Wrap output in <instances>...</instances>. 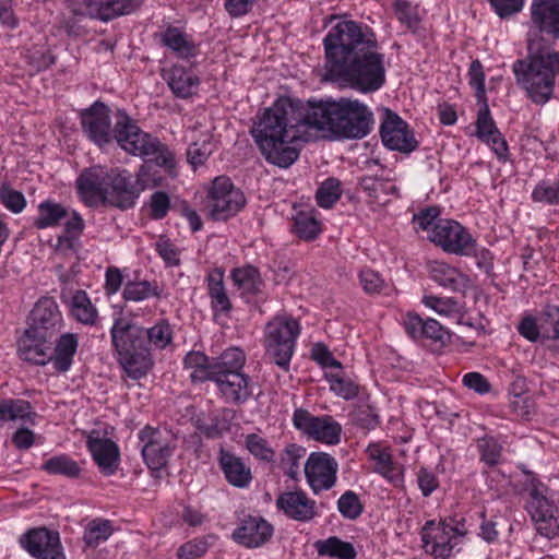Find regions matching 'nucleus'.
<instances>
[{
  "label": "nucleus",
  "mask_w": 559,
  "mask_h": 559,
  "mask_svg": "<svg viewBox=\"0 0 559 559\" xmlns=\"http://www.w3.org/2000/svg\"><path fill=\"white\" fill-rule=\"evenodd\" d=\"M160 43L180 59H189L198 52L193 39L176 26H168L160 34Z\"/></svg>",
  "instance_id": "29"
},
{
  "label": "nucleus",
  "mask_w": 559,
  "mask_h": 559,
  "mask_svg": "<svg viewBox=\"0 0 559 559\" xmlns=\"http://www.w3.org/2000/svg\"><path fill=\"white\" fill-rule=\"evenodd\" d=\"M142 457L150 469L160 471L176 449V438L170 430L146 425L139 433Z\"/></svg>",
  "instance_id": "9"
},
{
  "label": "nucleus",
  "mask_w": 559,
  "mask_h": 559,
  "mask_svg": "<svg viewBox=\"0 0 559 559\" xmlns=\"http://www.w3.org/2000/svg\"><path fill=\"white\" fill-rule=\"evenodd\" d=\"M251 134L264 159L278 168H289L300 155V120L277 99L254 122Z\"/></svg>",
  "instance_id": "4"
},
{
  "label": "nucleus",
  "mask_w": 559,
  "mask_h": 559,
  "mask_svg": "<svg viewBox=\"0 0 559 559\" xmlns=\"http://www.w3.org/2000/svg\"><path fill=\"white\" fill-rule=\"evenodd\" d=\"M28 329L53 336L58 331L62 318L58 305L51 298L38 300L31 312Z\"/></svg>",
  "instance_id": "27"
},
{
  "label": "nucleus",
  "mask_w": 559,
  "mask_h": 559,
  "mask_svg": "<svg viewBox=\"0 0 559 559\" xmlns=\"http://www.w3.org/2000/svg\"><path fill=\"white\" fill-rule=\"evenodd\" d=\"M420 537L425 551L436 559H448L459 545L456 534L448 526V520L427 521L420 530Z\"/></svg>",
  "instance_id": "15"
},
{
  "label": "nucleus",
  "mask_w": 559,
  "mask_h": 559,
  "mask_svg": "<svg viewBox=\"0 0 559 559\" xmlns=\"http://www.w3.org/2000/svg\"><path fill=\"white\" fill-rule=\"evenodd\" d=\"M150 207L152 218L163 219L170 209V199L168 194L164 191L154 192L150 199Z\"/></svg>",
  "instance_id": "61"
},
{
  "label": "nucleus",
  "mask_w": 559,
  "mask_h": 559,
  "mask_svg": "<svg viewBox=\"0 0 559 559\" xmlns=\"http://www.w3.org/2000/svg\"><path fill=\"white\" fill-rule=\"evenodd\" d=\"M311 357L323 368L342 369L341 361L336 360L330 349L322 343H317L311 350Z\"/></svg>",
  "instance_id": "63"
},
{
  "label": "nucleus",
  "mask_w": 559,
  "mask_h": 559,
  "mask_svg": "<svg viewBox=\"0 0 559 559\" xmlns=\"http://www.w3.org/2000/svg\"><path fill=\"white\" fill-rule=\"evenodd\" d=\"M518 84L536 104L547 103L559 74V51L544 37L531 35L527 39V57L513 63Z\"/></svg>",
  "instance_id": "5"
},
{
  "label": "nucleus",
  "mask_w": 559,
  "mask_h": 559,
  "mask_svg": "<svg viewBox=\"0 0 559 559\" xmlns=\"http://www.w3.org/2000/svg\"><path fill=\"white\" fill-rule=\"evenodd\" d=\"M294 427L309 438L326 444H337L341 440L342 426L332 416H313L304 408L295 409Z\"/></svg>",
  "instance_id": "14"
},
{
  "label": "nucleus",
  "mask_w": 559,
  "mask_h": 559,
  "mask_svg": "<svg viewBox=\"0 0 559 559\" xmlns=\"http://www.w3.org/2000/svg\"><path fill=\"white\" fill-rule=\"evenodd\" d=\"M207 543L203 539H193L179 547L177 556L179 559H195L207 551Z\"/></svg>",
  "instance_id": "64"
},
{
  "label": "nucleus",
  "mask_w": 559,
  "mask_h": 559,
  "mask_svg": "<svg viewBox=\"0 0 559 559\" xmlns=\"http://www.w3.org/2000/svg\"><path fill=\"white\" fill-rule=\"evenodd\" d=\"M337 469L336 460L325 452H312L305 463V475L314 493L335 485Z\"/></svg>",
  "instance_id": "18"
},
{
  "label": "nucleus",
  "mask_w": 559,
  "mask_h": 559,
  "mask_svg": "<svg viewBox=\"0 0 559 559\" xmlns=\"http://www.w3.org/2000/svg\"><path fill=\"white\" fill-rule=\"evenodd\" d=\"M481 107L477 114L476 135L486 144L490 145L499 158H503L508 153V144L501 132L498 130L489 110L487 100L480 102Z\"/></svg>",
  "instance_id": "25"
},
{
  "label": "nucleus",
  "mask_w": 559,
  "mask_h": 559,
  "mask_svg": "<svg viewBox=\"0 0 559 559\" xmlns=\"http://www.w3.org/2000/svg\"><path fill=\"white\" fill-rule=\"evenodd\" d=\"M530 500L526 504L536 531L547 538L559 535V512L558 509L534 486L530 491Z\"/></svg>",
  "instance_id": "17"
},
{
  "label": "nucleus",
  "mask_w": 559,
  "mask_h": 559,
  "mask_svg": "<svg viewBox=\"0 0 559 559\" xmlns=\"http://www.w3.org/2000/svg\"><path fill=\"white\" fill-rule=\"evenodd\" d=\"M86 445L99 471L105 476L116 473L119 466V448L108 438L90 436Z\"/></svg>",
  "instance_id": "26"
},
{
  "label": "nucleus",
  "mask_w": 559,
  "mask_h": 559,
  "mask_svg": "<svg viewBox=\"0 0 559 559\" xmlns=\"http://www.w3.org/2000/svg\"><path fill=\"white\" fill-rule=\"evenodd\" d=\"M326 379L330 383V390L337 396L352 400L358 395V384L346 378L342 369H338L337 372L328 373Z\"/></svg>",
  "instance_id": "48"
},
{
  "label": "nucleus",
  "mask_w": 559,
  "mask_h": 559,
  "mask_svg": "<svg viewBox=\"0 0 559 559\" xmlns=\"http://www.w3.org/2000/svg\"><path fill=\"white\" fill-rule=\"evenodd\" d=\"M424 304L433 309L437 313L445 317H456L462 312L460 302L451 297L441 298L436 296H426Z\"/></svg>",
  "instance_id": "55"
},
{
  "label": "nucleus",
  "mask_w": 559,
  "mask_h": 559,
  "mask_svg": "<svg viewBox=\"0 0 559 559\" xmlns=\"http://www.w3.org/2000/svg\"><path fill=\"white\" fill-rule=\"evenodd\" d=\"M243 192L225 176L216 177L207 193L209 214L213 221H226L246 205Z\"/></svg>",
  "instance_id": "10"
},
{
  "label": "nucleus",
  "mask_w": 559,
  "mask_h": 559,
  "mask_svg": "<svg viewBox=\"0 0 559 559\" xmlns=\"http://www.w3.org/2000/svg\"><path fill=\"white\" fill-rule=\"evenodd\" d=\"M183 362L186 368L192 369L190 378L193 382L212 381V364L203 353L190 352L186 355Z\"/></svg>",
  "instance_id": "45"
},
{
  "label": "nucleus",
  "mask_w": 559,
  "mask_h": 559,
  "mask_svg": "<svg viewBox=\"0 0 559 559\" xmlns=\"http://www.w3.org/2000/svg\"><path fill=\"white\" fill-rule=\"evenodd\" d=\"M305 455V448L295 443L287 444L280 455L278 467L289 478L295 479L299 473L301 460Z\"/></svg>",
  "instance_id": "44"
},
{
  "label": "nucleus",
  "mask_w": 559,
  "mask_h": 559,
  "mask_svg": "<svg viewBox=\"0 0 559 559\" xmlns=\"http://www.w3.org/2000/svg\"><path fill=\"white\" fill-rule=\"evenodd\" d=\"M278 99L285 108H290L294 117L300 120L302 132L305 129H314L335 139L340 99L309 100L307 104L290 97Z\"/></svg>",
  "instance_id": "8"
},
{
  "label": "nucleus",
  "mask_w": 559,
  "mask_h": 559,
  "mask_svg": "<svg viewBox=\"0 0 559 559\" xmlns=\"http://www.w3.org/2000/svg\"><path fill=\"white\" fill-rule=\"evenodd\" d=\"M359 281L362 289L368 294L380 293L384 286L381 275L371 269H364L359 273Z\"/></svg>",
  "instance_id": "60"
},
{
  "label": "nucleus",
  "mask_w": 559,
  "mask_h": 559,
  "mask_svg": "<svg viewBox=\"0 0 559 559\" xmlns=\"http://www.w3.org/2000/svg\"><path fill=\"white\" fill-rule=\"evenodd\" d=\"M35 413L25 400H4L0 402V424L9 420L33 421Z\"/></svg>",
  "instance_id": "41"
},
{
  "label": "nucleus",
  "mask_w": 559,
  "mask_h": 559,
  "mask_svg": "<svg viewBox=\"0 0 559 559\" xmlns=\"http://www.w3.org/2000/svg\"><path fill=\"white\" fill-rule=\"evenodd\" d=\"M275 504L278 511L297 522L309 523L319 515L317 502L302 490L282 492Z\"/></svg>",
  "instance_id": "21"
},
{
  "label": "nucleus",
  "mask_w": 559,
  "mask_h": 559,
  "mask_svg": "<svg viewBox=\"0 0 559 559\" xmlns=\"http://www.w3.org/2000/svg\"><path fill=\"white\" fill-rule=\"evenodd\" d=\"M207 290L215 314H226L231 310V302L224 286V271L222 269H214L209 273Z\"/></svg>",
  "instance_id": "32"
},
{
  "label": "nucleus",
  "mask_w": 559,
  "mask_h": 559,
  "mask_svg": "<svg viewBox=\"0 0 559 559\" xmlns=\"http://www.w3.org/2000/svg\"><path fill=\"white\" fill-rule=\"evenodd\" d=\"M162 288L156 281L134 280L128 281L122 290L126 301L140 302L150 298H160Z\"/></svg>",
  "instance_id": "35"
},
{
  "label": "nucleus",
  "mask_w": 559,
  "mask_h": 559,
  "mask_svg": "<svg viewBox=\"0 0 559 559\" xmlns=\"http://www.w3.org/2000/svg\"><path fill=\"white\" fill-rule=\"evenodd\" d=\"M293 233L305 241L316 239L321 233V223L314 209L297 210L293 216Z\"/></svg>",
  "instance_id": "33"
},
{
  "label": "nucleus",
  "mask_w": 559,
  "mask_h": 559,
  "mask_svg": "<svg viewBox=\"0 0 559 559\" xmlns=\"http://www.w3.org/2000/svg\"><path fill=\"white\" fill-rule=\"evenodd\" d=\"M41 469L50 475H62L68 478H78L81 475L79 464L66 454L55 455L48 459Z\"/></svg>",
  "instance_id": "43"
},
{
  "label": "nucleus",
  "mask_w": 559,
  "mask_h": 559,
  "mask_svg": "<svg viewBox=\"0 0 559 559\" xmlns=\"http://www.w3.org/2000/svg\"><path fill=\"white\" fill-rule=\"evenodd\" d=\"M246 362L243 352L237 347L227 348L221 356L212 362V378H216V373L242 372Z\"/></svg>",
  "instance_id": "39"
},
{
  "label": "nucleus",
  "mask_w": 559,
  "mask_h": 559,
  "mask_svg": "<svg viewBox=\"0 0 559 559\" xmlns=\"http://www.w3.org/2000/svg\"><path fill=\"white\" fill-rule=\"evenodd\" d=\"M71 312L78 321L84 324H94L97 318V310L84 290L74 293L71 301Z\"/></svg>",
  "instance_id": "46"
},
{
  "label": "nucleus",
  "mask_w": 559,
  "mask_h": 559,
  "mask_svg": "<svg viewBox=\"0 0 559 559\" xmlns=\"http://www.w3.org/2000/svg\"><path fill=\"white\" fill-rule=\"evenodd\" d=\"M51 336L26 329L19 341V355L21 359L44 366L51 359Z\"/></svg>",
  "instance_id": "23"
},
{
  "label": "nucleus",
  "mask_w": 559,
  "mask_h": 559,
  "mask_svg": "<svg viewBox=\"0 0 559 559\" xmlns=\"http://www.w3.org/2000/svg\"><path fill=\"white\" fill-rule=\"evenodd\" d=\"M373 114L357 99L340 98L335 139H362L371 131Z\"/></svg>",
  "instance_id": "12"
},
{
  "label": "nucleus",
  "mask_w": 559,
  "mask_h": 559,
  "mask_svg": "<svg viewBox=\"0 0 559 559\" xmlns=\"http://www.w3.org/2000/svg\"><path fill=\"white\" fill-rule=\"evenodd\" d=\"M477 448L480 461L488 466H495L500 463L502 445L493 437H484L478 439Z\"/></svg>",
  "instance_id": "53"
},
{
  "label": "nucleus",
  "mask_w": 559,
  "mask_h": 559,
  "mask_svg": "<svg viewBox=\"0 0 559 559\" xmlns=\"http://www.w3.org/2000/svg\"><path fill=\"white\" fill-rule=\"evenodd\" d=\"M431 278L439 285L453 292H463L467 288L469 280L457 269L436 261L430 266Z\"/></svg>",
  "instance_id": "31"
},
{
  "label": "nucleus",
  "mask_w": 559,
  "mask_h": 559,
  "mask_svg": "<svg viewBox=\"0 0 559 559\" xmlns=\"http://www.w3.org/2000/svg\"><path fill=\"white\" fill-rule=\"evenodd\" d=\"M112 525L109 520L95 519L91 521L84 531L83 539L86 546L95 548L107 540L112 534Z\"/></svg>",
  "instance_id": "47"
},
{
  "label": "nucleus",
  "mask_w": 559,
  "mask_h": 559,
  "mask_svg": "<svg viewBox=\"0 0 559 559\" xmlns=\"http://www.w3.org/2000/svg\"><path fill=\"white\" fill-rule=\"evenodd\" d=\"M68 211L64 206L51 200H46L38 205V215L34 221V226L38 229H45L59 225L60 221L67 217Z\"/></svg>",
  "instance_id": "40"
},
{
  "label": "nucleus",
  "mask_w": 559,
  "mask_h": 559,
  "mask_svg": "<svg viewBox=\"0 0 559 559\" xmlns=\"http://www.w3.org/2000/svg\"><path fill=\"white\" fill-rule=\"evenodd\" d=\"M21 546L37 559H66L58 532L46 527L32 528L20 538Z\"/></svg>",
  "instance_id": "19"
},
{
  "label": "nucleus",
  "mask_w": 559,
  "mask_h": 559,
  "mask_svg": "<svg viewBox=\"0 0 559 559\" xmlns=\"http://www.w3.org/2000/svg\"><path fill=\"white\" fill-rule=\"evenodd\" d=\"M353 423L361 429L371 430L378 426L379 417L371 406H365L353 414Z\"/></svg>",
  "instance_id": "62"
},
{
  "label": "nucleus",
  "mask_w": 559,
  "mask_h": 559,
  "mask_svg": "<svg viewBox=\"0 0 559 559\" xmlns=\"http://www.w3.org/2000/svg\"><path fill=\"white\" fill-rule=\"evenodd\" d=\"M359 186L378 203L389 202L390 194H396L397 188L389 179L379 175H366L359 179Z\"/></svg>",
  "instance_id": "36"
},
{
  "label": "nucleus",
  "mask_w": 559,
  "mask_h": 559,
  "mask_svg": "<svg viewBox=\"0 0 559 559\" xmlns=\"http://www.w3.org/2000/svg\"><path fill=\"white\" fill-rule=\"evenodd\" d=\"M212 381L216 383L217 389L228 404L240 405L246 403L253 395V383L249 376L243 372L216 373Z\"/></svg>",
  "instance_id": "22"
},
{
  "label": "nucleus",
  "mask_w": 559,
  "mask_h": 559,
  "mask_svg": "<svg viewBox=\"0 0 559 559\" xmlns=\"http://www.w3.org/2000/svg\"><path fill=\"white\" fill-rule=\"evenodd\" d=\"M75 183L87 206L105 205L127 211L135 206L143 191L160 186L162 177L147 164H142L135 175L124 168L94 166L83 170Z\"/></svg>",
  "instance_id": "3"
},
{
  "label": "nucleus",
  "mask_w": 559,
  "mask_h": 559,
  "mask_svg": "<svg viewBox=\"0 0 559 559\" xmlns=\"http://www.w3.org/2000/svg\"><path fill=\"white\" fill-rule=\"evenodd\" d=\"M337 509L345 519L356 520L361 515L364 506L356 492L347 490L337 500Z\"/></svg>",
  "instance_id": "56"
},
{
  "label": "nucleus",
  "mask_w": 559,
  "mask_h": 559,
  "mask_svg": "<svg viewBox=\"0 0 559 559\" xmlns=\"http://www.w3.org/2000/svg\"><path fill=\"white\" fill-rule=\"evenodd\" d=\"M341 182L336 178H328L321 183L316 192V200L320 207L330 209L341 198Z\"/></svg>",
  "instance_id": "50"
},
{
  "label": "nucleus",
  "mask_w": 559,
  "mask_h": 559,
  "mask_svg": "<svg viewBox=\"0 0 559 559\" xmlns=\"http://www.w3.org/2000/svg\"><path fill=\"white\" fill-rule=\"evenodd\" d=\"M110 335L119 362L127 374L134 380L144 377L153 367L144 328L128 318L120 317L115 320Z\"/></svg>",
  "instance_id": "6"
},
{
  "label": "nucleus",
  "mask_w": 559,
  "mask_h": 559,
  "mask_svg": "<svg viewBox=\"0 0 559 559\" xmlns=\"http://www.w3.org/2000/svg\"><path fill=\"white\" fill-rule=\"evenodd\" d=\"M532 200L548 205L559 204V182L542 180L532 191Z\"/></svg>",
  "instance_id": "54"
},
{
  "label": "nucleus",
  "mask_w": 559,
  "mask_h": 559,
  "mask_svg": "<svg viewBox=\"0 0 559 559\" xmlns=\"http://www.w3.org/2000/svg\"><path fill=\"white\" fill-rule=\"evenodd\" d=\"M109 112L108 106L102 102H95L81 112L82 130L93 143L104 146L115 139L126 152L156 164L170 176L176 175L175 155L165 143L142 131L126 112L120 110L111 129Z\"/></svg>",
  "instance_id": "2"
},
{
  "label": "nucleus",
  "mask_w": 559,
  "mask_h": 559,
  "mask_svg": "<svg viewBox=\"0 0 559 559\" xmlns=\"http://www.w3.org/2000/svg\"><path fill=\"white\" fill-rule=\"evenodd\" d=\"M370 460L374 461V472L382 475L392 483L400 479L397 467L393 463V457L388 449L378 444H371L367 448Z\"/></svg>",
  "instance_id": "38"
},
{
  "label": "nucleus",
  "mask_w": 559,
  "mask_h": 559,
  "mask_svg": "<svg viewBox=\"0 0 559 559\" xmlns=\"http://www.w3.org/2000/svg\"><path fill=\"white\" fill-rule=\"evenodd\" d=\"M164 79L174 95L182 99L194 95L200 85V79L181 66H173L165 72Z\"/></svg>",
  "instance_id": "28"
},
{
  "label": "nucleus",
  "mask_w": 559,
  "mask_h": 559,
  "mask_svg": "<svg viewBox=\"0 0 559 559\" xmlns=\"http://www.w3.org/2000/svg\"><path fill=\"white\" fill-rule=\"evenodd\" d=\"M144 334L150 352L164 349L173 340V331L166 321H159L150 329L144 328Z\"/></svg>",
  "instance_id": "49"
},
{
  "label": "nucleus",
  "mask_w": 559,
  "mask_h": 559,
  "mask_svg": "<svg viewBox=\"0 0 559 559\" xmlns=\"http://www.w3.org/2000/svg\"><path fill=\"white\" fill-rule=\"evenodd\" d=\"M247 450L255 459L271 463L275 460V451L270 445L269 441L257 433H249L245 438Z\"/></svg>",
  "instance_id": "51"
},
{
  "label": "nucleus",
  "mask_w": 559,
  "mask_h": 559,
  "mask_svg": "<svg viewBox=\"0 0 559 559\" xmlns=\"http://www.w3.org/2000/svg\"><path fill=\"white\" fill-rule=\"evenodd\" d=\"M393 7L400 23L405 25L413 33H416L420 26L417 5H413L407 0H395Z\"/></svg>",
  "instance_id": "52"
},
{
  "label": "nucleus",
  "mask_w": 559,
  "mask_h": 559,
  "mask_svg": "<svg viewBox=\"0 0 559 559\" xmlns=\"http://www.w3.org/2000/svg\"><path fill=\"white\" fill-rule=\"evenodd\" d=\"M428 239L444 252L469 257L475 253L476 240L469 231L456 221L440 218L433 225Z\"/></svg>",
  "instance_id": "11"
},
{
  "label": "nucleus",
  "mask_w": 559,
  "mask_h": 559,
  "mask_svg": "<svg viewBox=\"0 0 559 559\" xmlns=\"http://www.w3.org/2000/svg\"><path fill=\"white\" fill-rule=\"evenodd\" d=\"M76 348L78 337L75 334L66 333L59 337L55 348V356H51L50 359L57 371L66 372L70 369Z\"/></svg>",
  "instance_id": "37"
},
{
  "label": "nucleus",
  "mask_w": 559,
  "mask_h": 559,
  "mask_svg": "<svg viewBox=\"0 0 559 559\" xmlns=\"http://www.w3.org/2000/svg\"><path fill=\"white\" fill-rule=\"evenodd\" d=\"M273 531V526L264 519L249 516L234 531L233 538L247 548H257L271 539Z\"/></svg>",
  "instance_id": "24"
},
{
  "label": "nucleus",
  "mask_w": 559,
  "mask_h": 559,
  "mask_svg": "<svg viewBox=\"0 0 559 559\" xmlns=\"http://www.w3.org/2000/svg\"><path fill=\"white\" fill-rule=\"evenodd\" d=\"M469 84L476 90V98L477 102H485L486 99V91H485V74L483 70V64L479 60H474L471 63L468 70Z\"/></svg>",
  "instance_id": "59"
},
{
  "label": "nucleus",
  "mask_w": 559,
  "mask_h": 559,
  "mask_svg": "<svg viewBox=\"0 0 559 559\" xmlns=\"http://www.w3.org/2000/svg\"><path fill=\"white\" fill-rule=\"evenodd\" d=\"M531 21L535 31L531 35H547L554 40L559 39V0H532Z\"/></svg>",
  "instance_id": "20"
},
{
  "label": "nucleus",
  "mask_w": 559,
  "mask_h": 559,
  "mask_svg": "<svg viewBox=\"0 0 559 559\" xmlns=\"http://www.w3.org/2000/svg\"><path fill=\"white\" fill-rule=\"evenodd\" d=\"M313 547L319 556L335 559H355L357 556L354 545L349 542L342 540L337 536L319 539L314 542Z\"/></svg>",
  "instance_id": "34"
},
{
  "label": "nucleus",
  "mask_w": 559,
  "mask_h": 559,
  "mask_svg": "<svg viewBox=\"0 0 559 559\" xmlns=\"http://www.w3.org/2000/svg\"><path fill=\"white\" fill-rule=\"evenodd\" d=\"M300 330L298 320L287 314H277L265 325L266 355L285 371L289 369Z\"/></svg>",
  "instance_id": "7"
},
{
  "label": "nucleus",
  "mask_w": 559,
  "mask_h": 559,
  "mask_svg": "<svg viewBox=\"0 0 559 559\" xmlns=\"http://www.w3.org/2000/svg\"><path fill=\"white\" fill-rule=\"evenodd\" d=\"M323 79L361 93L380 90L385 82L384 55L374 33L352 20L333 25L323 38Z\"/></svg>",
  "instance_id": "1"
},
{
  "label": "nucleus",
  "mask_w": 559,
  "mask_h": 559,
  "mask_svg": "<svg viewBox=\"0 0 559 559\" xmlns=\"http://www.w3.org/2000/svg\"><path fill=\"white\" fill-rule=\"evenodd\" d=\"M231 278L235 285L250 295H257L260 293L263 285L258 269L252 265L233 270Z\"/></svg>",
  "instance_id": "42"
},
{
  "label": "nucleus",
  "mask_w": 559,
  "mask_h": 559,
  "mask_svg": "<svg viewBox=\"0 0 559 559\" xmlns=\"http://www.w3.org/2000/svg\"><path fill=\"white\" fill-rule=\"evenodd\" d=\"M540 329L543 337L548 340H559V307L547 306L540 319Z\"/></svg>",
  "instance_id": "57"
},
{
  "label": "nucleus",
  "mask_w": 559,
  "mask_h": 559,
  "mask_svg": "<svg viewBox=\"0 0 559 559\" xmlns=\"http://www.w3.org/2000/svg\"><path fill=\"white\" fill-rule=\"evenodd\" d=\"M380 135L383 144L393 151L411 153L418 146L414 133L397 114L386 108L380 127Z\"/></svg>",
  "instance_id": "16"
},
{
  "label": "nucleus",
  "mask_w": 559,
  "mask_h": 559,
  "mask_svg": "<svg viewBox=\"0 0 559 559\" xmlns=\"http://www.w3.org/2000/svg\"><path fill=\"white\" fill-rule=\"evenodd\" d=\"M219 464L227 481L230 485L238 488H245L251 483V471L240 457L222 450Z\"/></svg>",
  "instance_id": "30"
},
{
  "label": "nucleus",
  "mask_w": 559,
  "mask_h": 559,
  "mask_svg": "<svg viewBox=\"0 0 559 559\" xmlns=\"http://www.w3.org/2000/svg\"><path fill=\"white\" fill-rule=\"evenodd\" d=\"M74 15L85 16L102 22L134 12L142 0H66Z\"/></svg>",
  "instance_id": "13"
},
{
  "label": "nucleus",
  "mask_w": 559,
  "mask_h": 559,
  "mask_svg": "<svg viewBox=\"0 0 559 559\" xmlns=\"http://www.w3.org/2000/svg\"><path fill=\"white\" fill-rule=\"evenodd\" d=\"M0 201L7 210L14 214L21 213L26 206V199L24 194L12 189L7 183L1 185L0 187Z\"/></svg>",
  "instance_id": "58"
}]
</instances>
